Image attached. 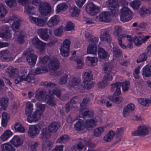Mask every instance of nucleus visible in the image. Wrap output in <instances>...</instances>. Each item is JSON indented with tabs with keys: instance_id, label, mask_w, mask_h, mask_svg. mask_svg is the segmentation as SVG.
Masks as SVG:
<instances>
[{
	"instance_id": "obj_1",
	"label": "nucleus",
	"mask_w": 151,
	"mask_h": 151,
	"mask_svg": "<svg viewBox=\"0 0 151 151\" xmlns=\"http://www.w3.org/2000/svg\"><path fill=\"white\" fill-rule=\"evenodd\" d=\"M149 128L144 124L141 125L137 129L133 132L132 135L133 136H139L144 137L149 135L150 133Z\"/></svg>"
},
{
	"instance_id": "obj_2",
	"label": "nucleus",
	"mask_w": 151,
	"mask_h": 151,
	"mask_svg": "<svg viewBox=\"0 0 151 151\" xmlns=\"http://www.w3.org/2000/svg\"><path fill=\"white\" fill-rule=\"evenodd\" d=\"M120 15V19L123 22L130 20L133 17L132 12L127 7L124 6L122 8Z\"/></svg>"
},
{
	"instance_id": "obj_3",
	"label": "nucleus",
	"mask_w": 151,
	"mask_h": 151,
	"mask_svg": "<svg viewBox=\"0 0 151 151\" xmlns=\"http://www.w3.org/2000/svg\"><path fill=\"white\" fill-rule=\"evenodd\" d=\"M106 3L110 10V14L111 16H116L118 14V8L119 6L118 0H108Z\"/></svg>"
},
{
	"instance_id": "obj_4",
	"label": "nucleus",
	"mask_w": 151,
	"mask_h": 151,
	"mask_svg": "<svg viewBox=\"0 0 151 151\" xmlns=\"http://www.w3.org/2000/svg\"><path fill=\"white\" fill-rule=\"evenodd\" d=\"M85 9L86 13L91 16H95L100 11V7L93 3H90L87 4Z\"/></svg>"
},
{
	"instance_id": "obj_5",
	"label": "nucleus",
	"mask_w": 151,
	"mask_h": 151,
	"mask_svg": "<svg viewBox=\"0 0 151 151\" xmlns=\"http://www.w3.org/2000/svg\"><path fill=\"white\" fill-rule=\"evenodd\" d=\"M20 20L17 15H13L8 19V22L12 25V28L15 32L19 31V27L20 24Z\"/></svg>"
},
{
	"instance_id": "obj_6",
	"label": "nucleus",
	"mask_w": 151,
	"mask_h": 151,
	"mask_svg": "<svg viewBox=\"0 0 151 151\" xmlns=\"http://www.w3.org/2000/svg\"><path fill=\"white\" fill-rule=\"evenodd\" d=\"M32 50L31 48L27 49L24 52V55H27V61L30 65H35V64L37 56L33 53H31Z\"/></svg>"
},
{
	"instance_id": "obj_7",
	"label": "nucleus",
	"mask_w": 151,
	"mask_h": 151,
	"mask_svg": "<svg viewBox=\"0 0 151 151\" xmlns=\"http://www.w3.org/2000/svg\"><path fill=\"white\" fill-rule=\"evenodd\" d=\"M37 33L40 37L45 41H47L49 39L52 35V31L47 28L39 29L38 30Z\"/></svg>"
},
{
	"instance_id": "obj_8",
	"label": "nucleus",
	"mask_w": 151,
	"mask_h": 151,
	"mask_svg": "<svg viewBox=\"0 0 151 151\" xmlns=\"http://www.w3.org/2000/svg\"><path fill=\"white\" fill-rule=\"evenodd\" d=\"M70 44V41L68 39L65 40L63 43L60 51L61 54L64 57H66L68 55Z\"/></svg>"
},
{
	"instance_id": "obj_9",
	"label": "nucleus",
	"mask_w": 151,
	"mask_h": 151,
	"mask_svg": "<svg viewBox=\"0 0 151 151\" xmlns=\"http://www.w3.org/2000/svg\"><path fill=\"white\" fill-rule=\"evenodd\" d=\"M29 21L34 23L36 25L43 27L45 24L48 19L47 17H43L42 18H36L32 16H29Z\"/></svg>"
},
{
	"instance_id": "obj_10",
	"label": "nucleus",
	"mask_w": 151,
	"mask_h": 151,
	"mask_svg": "<svg viewBox=\"0 0 151 151\" xmlns=\"http://www.w3.org/2000/svg\"><path fill=\"white\" fill-rule=\"evenodd\" d=\"M34 78L33 76L29 74L26 76L24 75L22 76H17L15 79V83L16 84L19 83L20 82L24 81L28 83L34 81Z\"/></svg>"
},
{
	"instance_id": "obj_11",
	"label": "nucleus",
	"mask_w": 151,
	"mask_h": 151,
	"mask_svg": "<svg viewBox=\"0 0 151 151\" xmlns=\"http://www.w3.org/2000/svg\"><path fill=\"white\" fill-rule=\"evenodd\" d=\"M39 11L42 14L47 16L51 12V7L48 3L44 2L40 6Z\"/></svg>"
},
{
	"instance_id": "obj_12",
	"label": "nucleus",
	"mask_w": 151,
	"mask_h": 151,
	"mask_svg": "<svg viewBox=\"0 0 151 151\" xmlns=\"http://www.w3.org/2000/svg\"><path fill=\"white\" fill-rule=\"evenodd\" d=\"M11 55V53L8 50H3L0 52V59L7 62L12 61L13 58Z\"/></svg>"
},
{
	"instance_id": "obj_13",
	"label": "nucleus",
	"mask_w": 151,
	"mask_h": 151,
	"mask_svg": "<svg viewBox=\"0 0 151 151\" xmlns=\"http://www.w3.org/2000/svg\"><path fill=\"white\" fill-rule=\"evenodd\" d=\"M11 35L9 30V28L7 26H2L0 27V37L2 38L6 37L9 38Z\"/></svg>"
},
{
	"instance_id": "obj_14",
	"label": "nucleus",
	"mask_w": 151,
	"mask_h": 151,
	"mask_svg": "<svg viewBox=\"0 0 151 151\" xmlns=\"http://www.w3.org/2000/svg\"><path fill=\"white\" fill-rule=\"evenodd\" d=\"M35 93V97L39 101H44L47 96L45 90L41 88H39L37 89Z\"/></svg>"
},
{
	"instance_id": "obj_15",
	"label": "nucleus",
	"mask_w": 151,
	"mask_h": 151,
	"mask_svg": "<svg viewBox=\"0 0 151 151\" xmlns=\"http://www.w3.org/2000/svg\"><path fill=\"white\" fill-rule=\"evenodd\" d=\"M40 112H34L32 114H27V120L29 122L37 121L39 120L41 115Z\"/></svg>"
},
{
	"instance_id": "obj_16",
	"label": "nucleus",
	"mask_w": 151,
	"mask_h": 151,
	"mask_svg": "<svg viewBox=\"0 0 151 151\" xmlns=\"http://www.w3.org/2000/svg\"><path fill=\"white\" fill-rule=\"evenodd\" d=\"M135 108V105L132 104H128L123 109V114L125 117H127L130 112H132Z\"/></svg>"
},
{
	"instance_id": "obj_17",
	"label": "nucleus",
	"mask_w": 151,
	"mask_h": 151,
	"mask_svg": "<svg viewBox=\"0 0 151 151\" xmlns=\"http://www.w3.org/2000/svg\"><path fill=\"white\" fill-rule=\"evenodd\" d=\"M40 126L38 125L30 126L28 131V134L30 137H32L39 134L40 131Z\"/></svg>"
},
{
	"instance_id": "obj_18",
	"label": "nucleus",
	"mask_w": 151,
	"mask_h": 151,
	"mask_svg": "<svg viewBox=\"0 0 151 151\" xmlns=\"http://www.w3.org/2000/svg\"><path fill=\"white\" fill-rule=\"evenodd\" d=\"M100 38L101 41H106L107 42H109L111 40L109 32L105 29L102 30L100 36Z\"/></svg>"
},
{
	"instance_id": "obj_19",
	"label": "nucleus",
	"mask_w": 151,
	"mask_h": 151,
	"mask_svg": "<svg viewBox=\"0 0 151 151\" xmlns=\"http://www.w3.org/2000/svg\"><path fill=\"white\" fill-rule=\"evenodd\" d=\"M51 133L46 128H42L41 130L40 137L42 140L49 139L51 137Z\"/></svg>"
},
{
	"instance_id": "obj_20",
	"label": "nucleus",
	"mask_w": 151,
	"mask_h": 151,
	"mask_svg": "<svg viewBox=\"0 0 151 151\" xmlns=\"http://www.w3.org/2000/svg\"><path fill=\"white\" fill-rule=\"evenodd\" d=\"M60 21L59 17L55 15L52 17L48 21L47 25L49 27H51L56 26Z\"/></svg>"
},
{
	"instance_id": "obj_21",
	"label": "nucleus",
	"mask_w": 151,
	"mask_h": 151,
	"mask_svg": "<svg viewBox=\"0 0 151 151\" xmlns=\"http://www.w3.org/2000/svg\"><path fill=\"white\" fill-rule=\"evenodd\" d=\"M96 122L93 119L86 120L84 122L85 128L89 130H91L93 127H95Z\"/></svg>"
},
{
	"instance_id": "obj_22",
	"label": "nucleus",
	"mask_w": 151,
	"mask_h": 151,
	"mask_svg": "<svg viewBox=\"0 0 151 151\" xmlns=\"http://www.w3.org/2000/svg\"><path fill=\"white\" fill-rule=\"evenodd\" d=\"M60 63L59 61L57 59H55L51 60L49 64L50 68L53 70H56L59 69Z\"/></svg>"
},
{
	"instance_id": "obj_23",
	"label": "nucleus",
	"mask_w": 151,
	"mask_h": 151,
	"mask_svg": "<svg viewBox=\"0 0 151 151\" xmlns=\"http://www.w3.org/2000/svg\"><path fill=\"white\" fill-rule=\"evenodd\" d=\"M109 14L107 12H103L100 13L99 15V21L101 22H107L109 21Z\"/></svg>"
},
{
	"instance_id": "obj_24",
	"label": "nucleus",
	"mask_w": 151,
	"mask_h": 151,
	"mask_svg": "<svg viewBox=\"0 0 151 151\" xmlns=\"http://www.w3.org/2000/svg\"><path fill=\"white\" fill-rule=\"evenodd\" d=\"M142 70V75L145 77L151 76V65H146L143 68Z\"/></svg>"
},
{
	"instance_id": "obj_25",
	"label": "nucleus",
	"mask_w": 151,
	"mask_h": 151,
	"mask_svg": "<svg viewBox=\"0 0 151 151\" xmlns=\"http://www.w3.org/2000/svg\"><path fill=\"white\" fill-rule=\"evenodd\" d=\"M32 70V73L34 75L44 73L48 71V70L45 66L38 67L35 70Z\"/></svg>"
},
{
	"instance_id": "obj_26",
	"label": "nucleus",
	"mask_w": 151,
	"mask_h": 151,
	"mask_svg": "<svg viewBox=\"0 0 151 151\" xmlns=\"http://www.w3.org/2000/svg\"><path fill=\"white\" fill-rule=\"evenodd\" d=\"M1 151H15L14 147L10 144L5 143L1 145Z\"/></svg>"
},
{
	"instance_id": "obj_27",
	"label": "nucleus",
	"mask_w": 151,
	"mask_h": 151,
	"mask_svg": "<svg viewBox=\"0 0 151 151\" xmlns=\"http://www.w3.org/2000/svg\"><path fill=\"white\" fill-rule=\"evenodd\" d=\"M60 127L58 123L53 122L51 123L49 126L48 130L51 133L56 132Z\"/></svg>"
},
{
	"instance_id": "obj_28",
	"label": "nucleus",
	"mask_w": 151,
	"mask_h": 151,
	"mask_svg": "<svg viewBox=\"0 0 151 151\" xmlns=\"http://www.w3.org/2000/svg\"><path fill=\"white\" fill-rule=\"evenodd\" d=\"M11 142L16 147L20 146L22 144V141L20 137L17 136H14Z\"/></svg>"
},
{
	"instance_id": "obj_29",
	"label": "nucleus",
	"mask_w": 151,
	"mask_h": 151,
	"mask_svg": "<svg viewBox=\"0 0 151 151\" xmlns=\"http://www.w3.org/2000/svg\"><path fill=\"white\" fill-rule=\"evenodd\" d=\"M83 82H90L92 80V74L90 71L83 73Z\"/></svg>"
},
{
	"instance_id": "obj_30",
	"label": "nucleus",
	"mask_w": 151,
	"mask_h": 151,
	"mask_svg": "<svg viewBox=\"0 0 151 151\" xmlns=\"http://www.w3.org/2000/svg\"><path fill=\"white\" fill-rule=\"evenodd\" d=\"M68 8V5L65 3H62L58 5L56 7V12H60L66 10Z\"/></svg>"
},
{
	"instance_id": "obj_31",
	"label": "nucleus",
	"mask_w": 151,
	"mask_h": 151,
	"mask_svg": "<svg viewBox=\"0 0 151 151\" xmlns=\"http://www.w3.org/2000/svg\"><path fill=\"white\" fill-rule=\"evenodd\" d=\"M115 133L113 130L110 131L107 134H106L104 137V140L106 142H110L113 139L115 135Z\"/></svg>"
},
{
	"instance_id": "obj_32",
	"label": "nucleus",
	"mask_w": 151,
	"mask_h": 151,
	"mask_svg": "<svg viewBox=\"0 0 151 151\" xmlns=\"http://www.w3.org/2000/svg\"><path fill=\"white\" fill-rule=\"evenodd\" d=\"M87 52L88 54H96L97 52L96 45L92 44H89L87 49Z\"/></svg>"
},
{
	"instance_id": "obj_33",
	"label": "nucleus",
	"mask_w": 151,
	"mask_h": 151,
	"mask_svg": "<svg viewBox=\"0 0 151 151\" xmlns=\"http://www.w3.org/2000/svg\"><path fill=\"white\" fill-rule=\"evenodd\" d=\"M75 129L77 131H79L85 128L84 121L81 119H79L74 124Z\"/></svg>"
},
{
	"instance_id": "obj_34",
	"label": "nucleus",
	"mask_w": 151,
	"mask_h": 151,
	"mask_svg": "<svg viewBox=\"0 0 151 151\" xmlns=\"http://www.w3.org/2000/svg\"><path fill=\"white\" fill-rule=\"evenodd\" d=\"M98 54L99 58L101 59H105L108 55V52L104 48L99 47L98 50Z\"/></svg>"
},
{
	"instance_id": "obj_35",
	"label": "nucleus",
	"mask_w": 151,
	"mask_h": 151,
	"mask_svg": "<svg viewBox=\"0 0 151 151\" xmlns=\"http://www.w3.org/2000/svg\"><path fill=\"white\" fill-rule=\"evenodd\" d=\"M70 60H75L77 63L76 68L77 69H79L82 68L83 65V63L82 59L80 56H77L76 59H74L73 57L70 58Z\"/></svg>"
},
{
	"instance_id": "obj_36",
	"label": "nucleus",
	"mask_w": 151,
	"mask_h": 151,
	"mask_svg": "<svg viewBox=\"0 0 151 151\" xmlns=\"http://www.w3.org/2000/svg\"><path fill=\"white\" fill-rule=\"evenodd\" d=\"M81 80L79 78H74L69 81V85L70 87H74L78 85L81 82Z\"/></svg>"
},
{
	"instance_id": "obj_37",
	"label": "nucleus",
	"mask_w": 151,
	"mask_h": 151,
	"mask_svg": "<svg viewBox=\"0 0 151 151\" xmlns=\"http://www.w3.org/2000/svg\"><path fill=\"white\" fill-rule=\"evenodd\" d=\"M43 142L42 143V147L43 150H44L47 147L49 148V150L50 149L52 146V143L50 141L48 140L47 139H46L42 140Z\"/></svg>"
},
{
	"instance_id": "obj_38",
	"label": "nucleus",
	"mask_w": 151,
	"mask_h": 151,
	"mask_svg": "<svg viewBox=\"0 0 151 151\" xmlns=\"http://www.w3.org/2000/svg\"><path fill=\"white\" fill-rule=\"evenodd\" d=\"M9 115L6 112H4L2 115V124L5 127L6 126L7 122L9 119Z\"/></svg>"
},
{
	"instance_id": "obj_39",
	"label": "nucleus",
	"mask_w": 151,
	"mask_h": 151,
	"mask_svg": "<svg viewBox=\"0 0 151 151\" xmlns=\"http://www.w3.org/2000/svg\"><path fill=\"white\" fill-rule=\"evenodd\" d=\"M112 52L113 55L116 58L121 57L122 54V51L118 47H114L113 48Z\"/></svg>"
},
{
	"instance_id": "obj_40",
	"label": "nucleus",
	"mask_w": 151,
	"mask_h": 151,
	"mask_svg": "<svg viewBox=\"0 0 151 151\" xmlns=\"http://www.w3.org/2000/svg\"><path fill=\"white\" fill-rule=\"evenodd\" d=\"M123 133V130L122 128L117 129L116 133V135L117 139L115 142L116 143H117L121 140L122 136Z\"/></svg>"
},
{
	"instance_id": "obj_41",
	"label": "nucleus",
	"mask_w": 151,
	"mask_h": 151,
	"mask_svg": "<svg viewBox=\"0 0 151 151\" xmlns=\"http://www.w3.org/2000/svg\"><path fill=\"white\" fill-rule=\"evenodd\" d=\"M44 101L51 106H53L55 105L54 99L52 95H47Z\"/></svg>"
},
{
	"instance_id": "obj_42",
	"label": "nucleus",
	"mask_w": 151,
	"mask_h": 151,
	"mask_svg": "<svg viewBox=\"0 0 151 151\" xmlns=\"http://www.w3.org/2000/svg\"><path fill=\"white\" fill-rule=\"evenodd\" d=\"M69 139V136L67 134H65L60 136L59 138H58L56 142L58 143H62L68 141Z\"/></svg>"
},
{
	"instance_id": "obj_43",
	"label": "nucleus",
	"mask_w": 151,
	"mask_h": 151,
	"mask_svg": "<svg viewBox=\"0 0 151 151\" xmlns=\"http://www.w3.org/2000/svg\"><path fill=\"white\" fill-rule=\"evenodd\" d=\"M12 134V133L10 130H7L2 135L0 138L3 141L6 140L10 137Z\"/></svg>"
},
{
	"instance_id": "obj_44",
	"label": "nucleus",
	"mask_w": 151,
	"mask_h": 151,
	"mask_svg": "<svg viewBox=\"0 0 151 151\" xmlns=\"http://www.w3.org/2000/svg\"><path fill=\"white\" fill-rule=\"evenodd\" d=\"M70 12L72 17H77L80 13V10L77 7L74 6L70 10Z\"/></svg>"
},
{
	"instance_id": "obj_45",
	"label": "nucleus",
	"mask_w": 151,
	"mask_h": 151,
	"mask_svg": "<svg viewBox=\"0 0 151 151\" xmlns=\"http://www.w3.org/2000/svg\"><path fill=\"white\" fill-rule=\"evenodd\" d=\"M104 127H100L94 129L93 130L94 136L96 137L100 136L104 131Z\"/></svg>"
},
{
	"instance_id": "obj_46",
	"label": "nucleus",
	"mask_w": 151,
	"mask_h": 151,
	"mask_svg": "<svg viewBox=\"0 0 151 151\" xmlns=\"http://www.w3.org/2000/svg\"><path fill=\"white\" fill-rule=\"evenodd\" d=\"M63 26H61L59 27L54 30V33L55 35L58 37L61 36L63 34Z\"/></svg>"
},
{
	"instance_id": "obj_47",
	"label": "nucleus",
	"mask_w": 151,
	"mask_h": 151,
	"mask_svg": "<svg viewBox=\"0 0 151 151\" xmlns=\"http://www.w3.org/2000/svg\"><path fill=\"white\" fill-rule=\"evenodd\" d=\"M138 102L141 105L147 106L150 104H151V100L145 99L143 98H140L138 99Z\"/></svg>"
},
{
	"instance_id": "obj_48",
	"label": "nucleus",
	"mask_w": 151,
	"mask_h": 151,
	"mask_svg": "<svg viewBox=\"0 0 151 151\" xmlns=\"http://www.w3.org/2000/svg\"><path fill=\"white\" fill-rule=\"evenodd\" d=\"M86 60L89 62L92 66H94L96 65L98 61V58L95 57H88L86 58Z\"/></svg>"
},
{
	"instance_id": "obj_49",
	"label": "nucleus",
	"mask_w": 151,
	"mask_h": 151,
	"mask_svg": "<svg viewBox=\"0 0 151 151\" xmlns=\"http://www.w3.org/2000/svg\"><path fill=\"white\" fill-rule=\"evenodd\" d=\"M142 37V36H139L138 37L137 36H135L133 40V42L135 45L138 46L141 45L143 43Z\"/></svg>"
},
{
	"instance_id": "obj_50",
	"label": "nucleus",
	"mask_w": 151,
	"mask_h": 151,
	"mask_svg": "<svg viewBox=\"0 0 151 151\" xmlns=\"http://www.w3.org/2000/svg\"><path fill=\"white\" fill-rule=\"evenodd\" d=\"M150 10L145 8H142L139 11L140 15L142 17H145L146 14H150Z\"/></svg>"
},
{
	"instance_id": "obj_51",
	"label": "nucleus",
	"mask_w": 151,
	"mask_h": 151,
	"mask_svg": "<svg viewBox=\"0 0 151 151\" xmlns=\"http://www.w3.org/2000/svg\"><path fill=\"white\" fill-rule=\"evenodd\" d=\"M19 35L17 37V41L20 44H23L24 43V37L25 35L24 32L23 31H20L19 32Z\"/></svg>"
},
{
	"instance_id": "obj_52",
	"label": "nucleus",
	"mask_w": 151,
	"mask_h": 151,
	"mask_svg": "<svg viewBox=\"0 0 151 151\" xmlns=\"http://www.w3.org/2000/svg\"><path fill=\"white\" fill-rule=\"evenodd\" d=\"M26 108L25 109V113L26 114H30L33 110V105L32 104L29 102H27L26 105Z\"/></svg>"
},
{
	"instance_id": "obj_53",
	"label": "nucleus",
	"mask_w": 151,
	"mask_h": 151,
	"mask_svg": "<svg viewBox=\"0 0 151 151\" xmlns=\"http://www.w3.org/2000/svg\"><path fill=\"white\" fill-rule=\"evenodd\" d=\"M130 5L134 9H137L140 6L141 3L139 0H135L131 1Z\"/></svg>"
},
{
	"instance_id": "obj_54",
	"label": "nucleus",
	"mask_w": 151,
	"mask_h": 151,
	"mask_svg": "<svg viewBox=\"0 0 151 151\" xmlns=\"http://www.w3.org/2000/svg\"><path fill=\"white\" fill-rule=\"evenodd\" d=\"M121 84L122 86L123 91H127L130 86V83L129 81H125L123 82H119Z\"/></svg>"
},
{
	"instance_id": "obj_55",
	"label": "nucleus",
	"mask_w": 151,
	"mask_h": 151,
	"mask_svg": "<svg viewBox=\"0 0 151 151\" xmlns=\"http://www.w3.org/2000/svg\"><path fill=\"white\" fill-rule=\"evenodd\" d=\"M5 1L7 5L10 8L15 7L17 5L15 0H5Z\"/></svg>"
},
{
	"instance_id": "obj_56",
	"label": "nucleus",
	"mask_w": 151,
	"mask_h": 151,
	"mask_svg": "<svg viewBox=\"0 0 151 151\" xmlns=\"http://www.w3.org/2000/svg\"><path fill=\"white\" fill-rule=\"evenodd\" d=\"M126 35L125 34H122L118 36V40L119 44L121 47L123 48H126V46L123 44H122V39L124 37H126Z\"/></svg>"
},
{
	"instance_id": "obj_57",
	"label": "nucleus",
	"mask_w": 151,
	"mask_h": 151,
	"mask_svg": "<svg viewBox=\"0 0 151 151\" xmlns=\"http://www.w3.org/2000/svg\"><path fill=\"white\" fill-rule=\"evenodd\" d=\"M112 68L111 65L109 63H105L104 68V70L106 74L110 73Z\"/></svg>"
},
{
	"instance_id": "obj_58",
	"label": "nucleus",
	"mask_w": 151,
	"mask_h": 151,
	"mask_svg": "<svg viewBox=\"0 0 151 151\" xmlns=\"http://www.w3.org/2000/svg\"><path fill=\"white\" fill-rule=\"evenodd\" d=\"M49 92L50 95H52L53 94H55L59 98L60 96V90L57 88H55L53 91L49 90Z\"/></svg>"
},
{
	"instance_id": "obj_59",
	"label": "nucleus",
	"mask_w": 151,
	"mask_h": 151,
	"mask_svg": "<svg viewBox=\"0 0 151 151\" xmlns=\"http://www.w3.org/2000/svg\"><path fill=\"white\" fill-rule=\"evenodd\" d=\"M74 25L73 23L70 21L68 22L65 27V30L66 31H73Z\"/></svg>"
},
{
	"instance_id": "obj_60",
	"label": "nucleus",
	"mask_w": 151,
	"mask_h": 151,
	"mask_svg": "<svg viewBox=\"0 0 151 151\" xmlns=\"http://www.w3.org/2000/svg\"><path fill=\"white\" fill-rule=\"evenodd\" d=\"M7 11L6 10L3 4L0 3V18L4 17L7 14Z\"/></svg>"
},
{
	"instance_id": "obj_61",
	"label": "nucleus",
	"mask_w": 151,
	"mask_h": 151,
	"mask_svg": "<svg viewBox=\"0 0 151 151\" xmlns=\"http://www.w3.org/2000/svg\"><path fill=\"white\" fill-rule=\"evenodd\" d=\"M147 55L146 53L144 52L140 55L139 58L137 60V62L138 63L144 62L147 60Z\"/></svg>"
},
{
	"instance_id": "obj_62",
	"label": "nucleus",
	"mask_w": 151,
	"mask_h": 151,
	"mask_svg": "<svg viewBox=\"0 0 151 151\" xmlns=\"http://www.w3.org/2000/svg\"><path fill=\"white\" fill-rule=\"evenodd\" d=\"M15 130L18 132H24L25 129L19 123L16 124L14 127Z\"/></svg>"
},
{
	"instance_id": "obj_63",
	"label": "nucleus",
	"mask_w": 151,
	"mask_h": 151,
	"mask_svg": "<svg viewBox=\"0 0 151 151\" xmlns=\"http://www.w3.org/2000/svg\"><path fill=\"white\" fill-rule=\"evenodd\" d=\"M35 8L32 6H28L26 8L27 12L29 15H32L34 14Z\"/></svg>"
},
{
	"instance_id": "obj_64",
	"label": "nucleus",
	"mask_w": 151,
	"mask_h": 151,
	"mask_svg": "<svg viewBox=\"0 0 151 151\" xmlns=\"http://www.w3.org/2000/svg\"><path fill=\"white\" fill-rule=\"evenodd\" d=\"M68 77V75L67 74H65L63 76L61 77L60 79V81L59 82V83L60 85L64 84L66 83L67 82V79Z\"/></svg>"
}]
</instances>
